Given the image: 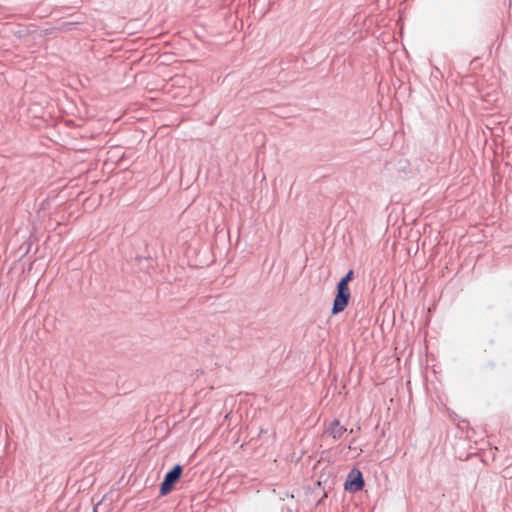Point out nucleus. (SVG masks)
<instances>
[{"instance_id":"nucleus-1","label":"nucleus","mask_w":512,"mask_h":512,"mask_svg":"<svg viewBox=\"0 0 512 512\" xmlns=\"http://www.w3.org/2000/svg\"><path fill=\"white\" fill-rule=\"evenodd\" d=\"M183 472V468L181 465H176L171 471H169L160 486L161 495L169 494L174 485L178 482Z\"/></svg>"},{"instance_id":"nucleus-2","label":"nucleus","mask_w":512,"mask_h":512,"mask_svg":"<svg viewBox=\"0 0 512 512\" xmlns=\"http://www.w3.org/2000/svg\"><path fill=\"white\" fill-rule=\"evenodd\" d=\"M351 297L350 288L337 286V294L333 301L332 314L336 315L344 311Z\"/></svg>"},{"instance_id":"nucleus-3","label":"nucleus","mask_w":512,"mask_h":512,"mask_svg":"<svg viewBox=\"0 0 512 512\" xmlns=\"http://www.w3.org/2000/svg\"><path fill=\"white\" fill-rule=\"evenodd\" d=\"M363 486L364 480L362 473L358 469L351 470L345 482V489L356 492L361 490Z\"/></svg>"},{"instance_id":"nucleus-4","label":"nucleus","mask_w":512,"mask_h":512,"mask_svg":"<svg viewBox=\"0 0 512 512\" xmlns=\"http://www.w3.org/2000/svg\"><path fill=\"white\" fill-rule=\"evenodd\" d=\"M346 431L347 428L344 425H341L339 420L335 419L329 424L326 429V434L334 440H339L344 436Z\"/></svg>"},{"instance_id":"nucleus-5","label":"nucleus","mask_w":512,"mask_h":512,"mask_svg":"<svg viewBox=\"0 0 512 512\" xmlns=\"http://www.w3.org/2000/svg\"><path fill=\"white\" fill-rule=\"evenodd\" d=\"M354 273L352 270L348 271V273L339 281L337 286H342L345 288H349V282L353 279Z\"/></svg>"}]
</instances>
